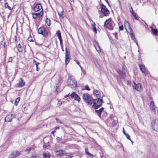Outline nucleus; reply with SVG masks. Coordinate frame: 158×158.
Returning a JSON list of instances; mask_svg holds the SVG:
<instances>
[{"mask_svg": "<svg viewBox=\"0 0 158 158\" xmlns=\"http://www.w3.org/2000/svg\"><path fill=\"white\" fill-rule=\"evenodd\" d=\"M62 104V102L60 101H58L57 102V105L58 106L61 105Z\"/></svg>", "mask_w": 158, "mask_h": 158, "instance_id": "09e8293b", "label": "nucleus"}, {"mask_svg": "<svg viewBox=\"0 0 158 158\" xmlns=\"http://www.w3.org/2000/svg\"><path fill=\"white\" fill-rule=\"evenodd\" d=\"M139 67L140 69L143 73L145 74H147L148 73L147 69H146L144 65L142 64H139Z\"/></svg>", "mask_w": 158, "mask_h": 158, "instance_id": "ddd939ff", "label": "nucleus"}, {"mask_svg": "<svg viewBox=\"0 0 158 158\" xmlns=\"http://www.w3.org/2000/svg\"><path fill=\"white\" fill-rule=\"evenodd\" d=\"M38 31L39 34H42L44 37L47 36L48 35V32L44 27H40L38 29Z\"/></svg>", "mask_w": 158, "mask_h": 158, "instance_id": "423d86ee", "label": "nucleus"}, {"mask_svg": "<svg viewBox=\"0 0 158 158\" xmlns=\"http://www.w3.org/2000/svg\"><path fill=\"white\" fill-rule=\"evenodd\" d=\"M74 99L75 100H77L78 101H79L80 100V97L78 96V95L77 94L75 95V96L74 97Z\"/></svg>", "mask_w": 158, "mask_h": 158, "instance_id": "a878e982", "label": "nucleus"}, {"mask_svg": "<svg viewBox=\"0 0 158 158\" xmlns=\"http://www.w3.org/2000/svg\"><path fill=\"white\" fill-rule=\"evenodd\" d=\"M28 40L30 41H33L32 38L31 36H30L28 37Z\"/></svg>", "mask_w": 158, "mask_h": 158, "instance_id": "79ce46f5", "label": "nucleus"}, {"mask_svg": "<svg viewBox=\"0 0 158 158\" xmlns=\"http://www.w3.org/2000/svg\"><path fill=\"white\" fill-rule=\"evenodd\" d=\"M59 129V127H56L55 128V130H56L57 129Z\"/></svg>", "mask_w": 158, "mask_h": 158, "instance_id": "5fc2aeb1", "label": "nucleus"}, {"mask_svg": "<svg viewBox=\"0 0 158 158\" xmlns=\"http://www.w3.org/2000/svg\"><path fill=\"white\" fill-rule=\"evenodd\" d=\"M71 2H72L73 0H70Z\"/></svg>", "mask_w": 158, "mask_h": 158, "instance_id": "69168bd1", "label": "nucleus"}, {"mask_svg": "<svg viewBox=\"0 0 158 158\" xmlns=\"http://www.w3.org/2000/svg\"><path fill=\"white\" fill-rule=\"evenodd\" d=\"M133 15L135 19L136 20H139V21L140 22V21L139 20V17L138 16V15H136V13L134 14Z\"/></svg>", "mask_w": 158, "mask_h": 158, "instance_id": "c85d7f7f", "label": "nucleus"}, {"mask_svg": "<svg viewBox=\"0 0 158 158\" xmlns=\"http://www.w3.org/2000/svg\"><path fill=\"white\" fill-rule=\"evenodd\" d=\"M14 39L15 42H16L17 40V38L16 36H15L14 37Z\"/></svg>", "mask_w": 158, "mask_h": 158, "instance_id": "603ef678", "label": "nucleus"}, {"mask_svg": "<svg viewBox=\"0 0 158 158\" xmlns=\"http://www.w3.org/2000/svg\"><path fill=\"white\" fill-rule=\"evenodd\" d=\"M101 13L103 14V16L100 15L99 17L100 18H102L103 16H106L109 15V11L106 8V6L103 4L101 5Z\"/></svg>", "mask_w": 158, "mask_h": 158, "instance_id": "39448f33", "label": "nucleus"}, {"mask_svg": "<svg viewBox=\"0 0 158 158\" xmlns=\"http://www.w3.org/2000/svg\"><path fill=\"white\" fill-rule=\"evenodd\" d=\"M73 157V156L72 155H69L66 156V158H72Z\"/></svg>", "mask_w": 158, "mask_h": 158, "instance_id": "37998d69", "label": "nucleus"}, {"mask_svg": "<svg viewBox=\"0 0 158 158\" xmlns=\"http://www.w3.org/2000/svg\"><path fill=\"white\" fill-rule=\"evenodd\" d=\"M20 98L19 97L17 98L14 103V104L15 106H17L18 105V103L19 101Z\"/></svg>", "mask_w": 158, "mask_h": 158, "instance_id": "bb28decb", "label": "nucleus"}, {"mask_svg": "<svg viewBox=\"0 0 158 158\" xmlns=\"http://www.w3.org/2000/svg\"><path fill=\"white\" fill-rule=\"evenodd\" d=\"M117 72L118 73L119 77L122 79H123L124 78L126 74L125 71L122 70V71L119 69L117 70Z\"/></svg>", "mask_w": 158, "mask_h": 158, "instance_id": "9b49d317", "label": "nucleus"}, {"mask_svg": "<svg viewBox=\"0 0 158 158\" xmlns=\"http://www.w3.org/2000/svg\"><path fill=\"white\" fill-rule=\"evenodd\" d=\"M32 15L33 18H34V19H36L37 18V17L36 13H32Z\"/></svg>", "mask_w": 158, "mask_h": 158, "instance_id": "e433bc0d", "label": "nucleus"}, {"mask_svg": "<svg viewBox=\"0 0 158 158\" xmlns=\"http://www.w3.org/2000/svg\"><path fill=\"white\" fill-rule=\"evenodd\" d=\"M125 135L126 136L127 138L128 139L131 140V139H130V136L128 134H126Z\"/></svg>", "mask_w": 158, "mask_h": 158, "instance_id": "ea45409f", "label": "nucleus"}, {"mask_svg": "<svg viewBox=\"0 0 158 158\" xmlns=\"http://www.w3.org/2000/svg\"><path fill=\"white\" fill-rule=\"evenodd\" d=\"M130 5L131 6V9L132 10V11H131V13H132V14L133 15L134 14H135L136 13H135L134 11H133V9H132V7L131 6V4H130Z\"/></svg>", "mask_w": 158, "mask_h": 158, "instance_id": "a19ab883", "label": "nucleus"}, {"mask_svg": "<svg viewBox=\"0 0 158 158\" xmlns=\"http://www.w3.org/2000/svg\"><path fill=\"white\" fill-rule=\"evenodd\" d=\"M96 49L97 50V51L99 53L100 52H101V50L100 49V46L98 45L97 47H96Z\"/></svg>", "mask_w": 158, "mask_h": 158, "instance_id": "72a5a7b5", "label": "nucleus"}, {"mask_svg": "<svg viewBox=\"0 0 158 158\" xmlns=\"http://www.w3.org/2000/svg\"><path fill=\"white\" fill-rule=\"evenodd\" d=\"M67 85L73 89H75L77 85V82L74 77L72 75H69L68 81Z\"/></svg>", "mask_w": 158, "mask_h": 158, "instance_id": "f257e3e1", "label": "nucleus"}, {"mask_svg": "<svg viewBox=\"0 0 158 158\" xmlns=\"http://www.w3.org/2000/svg\"><path fill=\"white\" fill-rule=\"evenodd\" d=\"M134 85H133V88L138 91H139L141 89V85L140 84H136L135 82H133Z\"/></svg>", "mask_w": 158, "mask_h": 158, "instance_id": "dca6fc26", "label": "nucleus"}, {"mask_svg": "<svg viewBox=\"0 0 158 158\" xmlns=\"http://www.w3.org/2000/svg\"><path fill=\"white\" fill-rule=\"evenodd\" d=\"M150 109L152 110V111L154 113H155V108L156 107L153 101H151L150 102Z\"/></svg>", "mask_w": 158, "mask_h": 158, "instance_id": "2eb2a0df", "label": "nucleus"}, {"mask_svg": "<svg viewBox=\"0 0 158 158\" xmlns=\"http://www.w3.org/2000/svg\"><path fill=\"white\" fill-rule=\"evenodd\" d=\"M152 31L153 34L155 35L157 34L158 32V30L156 29H154Z\"/></svg>", "mask_w": 158, "mask_h": 158, "instance_id": "7c9ffc66", "label": "nucleus"}, {"mask_svg": "<svg viewBox=\"0 0 158 158\" xmlns=\"http://www.w3.org/2000/svg\"><path fill=\"white\" fill-rule=\"evenodd\" d=\"M150 28L151 29L152 31L154 29L152 26L150 27Z\"/></svg>", "mask_w": 158, "mask_h": 158, "instance_id": "052dcab7", "label": "nucleus"}, {"mask_svg": "<svg viewBox=\"0 0 158 158\" xmlns=\"http://www.w3.org/2000/svg\"><path fill=\"white\" fill-rule=\"evenodd\" d=\"M102 102V100L100 99V98H98L96 99H93L92 100V103H94L93 106L94 109H97L101 106Z\"/></svg>", "mask_w": 158, "mask_h": 158, "instance_id": "7ed1b4c3", "label": "nucleus"}, {"mask_svg": "<svg viewBox=\"0 0 158 158\" xmlns=\"http://www.w3.org/2000/svg\"><path fill=\"white\" fill-rule=\"evenodd\" d=\"M51 20L47 18L45 20V22L48 26H50V25Z\"/></svg>", "mask_w": 158, "mask_h": 158, "instance_id": "393cba45", "label": "nucleus"}, {"mask_svg": "<svg viewBox=\"0 0 158 158\" xmlns=\"http://www.w3.org/2000/svg\"><path fill=\"white\" fill-rule=\"evenodd\" d=\"M25 84V83L23 82V80L22 78H20L18 85L19 86L22 87Z\"/></svg>", "mask_w": 158, "mask_h": 158, "instance_id": "aec40b11", "label": "nucleus"}, {"mask_svg": "<svg viewBox=\"0 0 158 158\" xmlns=\"http://www.w3.org/2000/svg\"><path fill=\"white\" fill-rule=\"evenodd\" d=\"M34 62H35V64L36 66V70L37 71H38L39 70L38 69V64H39L35 60H34Z\"/></svg>", "mask_w": 158, "mask_h": 158, "instance_id": "f704fd0d", "label": "nucleus"}, {"mask_svg": "<svg viewBox=\"0 0 158 158\" xmlns=\"http://www.w3.org/2000/svg\"><path fill=\"white\" fill-rule=\"evenodd\" d=\"M85 89L87 90H90L89 87L87 85H86L85 86Z\"/></svg>", "mask_w": 158, "mask_h": 158, "instance_id": "de8ad7c7", "label": "nucleus"}, {"mask_svg": "<svg viewBox=\"0 0 158 158\" xmlns=\"http://www.w3.org/2000/svg\"><path fill=\"white\" fill-rule=\"evenodd\" d=\"M37 14V17L39 18H40L41 16H42L43 15V9H42L41 11L40 12L38 13H36Z\"/></svg>", "mask_w": 158, "mask_h": 158, "instance_id": "5701e85b", "label": "nucleus"}, {"mask_svg": "<svg viewBox=\"0 0 158 158\" xmlns=\"http://www.w3.org/2000/svg\"><path fill=\"white\" fill-rule=\"evenodd\" d=\"M31 158H37L36 154H33L32 155Z\"/></svg>", "mask_w": 158, "mask_h": 158, "instance_id": "3c124183", "label": "nucleus"}, {"mask_svg": "<svg viewBox=\"0 0 158 158\" xmlns=\"http://www.w3.org/2000/svg\"><path fill=\"white\" fill-rule=\"evenodd\" d=\"M119 30L121 31H122L123 29V25H121L119 27Z\"/></svg>", "mask_w": 158, "mask_h": 158, "instance_id": "8fccbe9b", "label": "nucleus"}, {"mask_svg": "<svg viewBox=\"0 0 158 158\" xmlns=\"http://www.w3.org/2000/svg\"><path fill=\"white\" fill-rule=\"evenodd\" d=\"M117 123V121H116V120L115 121V120H114L113 121V122L112 123L113 125L114 126H115V125H116Z\"/></svg>", "mask_w": 158, "mask_h": 158, "instance_id": "49530a36", "label": "nucleus"}, {"mask_svg": "<svg viewBox=\"0 0 158 158\" xmlns=\"http://www.w3.org/2000/svg\"><path fill=\"white\" fill-rule=\"evenodd\" d=\"M75 95V93L74 92H73L70 95V96L71 98H73L74 97Z\"/></svg>", "mask_w": 158, "mask_h": 158, "instance_id": "c03bdc74", "label": "nucleus"}, {"mask_svg": "<svg viewBox=\"0 0 158 158\" xmlns=\"http://www.w3.org/2000/svg\"><path fill=\"white\" fill-rule=\"evenodd\" d=\"M106 2L108 3V5L110 6V4L109 2H108V0H105Z\"/></svg>", "mask_w": 158, "mask_h": 158, "instance_id": "13d9d810", "label": "nucleus"}, {"mask_svg": "<svg viewBox=\"0 0 158 158\" xmlns=\"http://www.w3.org/2000/svg\"><path fill=\"white\" fill-rule=\"evenodd\" d=\"M92 26L93 28L94 31H95V33H97V30L96 28L95 27V24L92 25Z\"/></svg>", "mask_w": 158, "mask_h": 158, "instance_id": "c9c22d12", "label": "nucleus"}, {"mask_svg": "<svg viewBox=\"0 0 158 158\" xmlns=\"http://www.w3.org/2000/svg\"><path fill=\"white\" fill-rule=\"evenodd\" d=\"M130 140L131 141V142L132 143H133V141L132 140Z\"/></svg>", "mask_w": 158, "mask_h": 158, "instance_id": "0e129e2a", "label": "nucleus"}, {"mask_svg": "<svg viewBox=\"0 0 158 158\" xmlns=\"http://www.w3.org/2000/svg\"><path fill=\"white\" fill-rule=\"evenodd\" d=\"M65 64L66 65L69 63L70 60V53L68 52L67 50V48H65Z\"/></svg>", "mask_w": 158, "mask_h": 158, "instance_id": "0eeeda50", "label": "nucleus"}, {"mask_svg": "<svg viewBox=\"0 0 158 158\" xmlns=\"http://www.w3.org/2000/svg\"><path fill=\"white\" fill-rule=\"evenodd\" d=\"M55 132V131L52 132L51 134L54 136V134Z\"/></svg>", "mask_w": 158, "mask_h": 158, "instance_id": "6e6d98bb", "label": "nucleus"}, {"mask_svg": "<svg viewBox=\"0 0 158 158\" xmlns=\"http://www.w3.org/2000/svg\"><path fill=\"white\" fill-rule=\"evenodd\" d=\"M126 23H127V25H128V28L130 30V31L131 32L132 31V29H131V26L130 25V24H129V23L128 22L126 21L125 23V24H126Z\"/></svg>", "mask_w": 158, "mask_h": 158, "instance_id": "473e14b6", "label": "nucleus"}, {"mask_svg": "<svg viewBox=\"0 0 158 158\" xmlns=\"http://www.w3.org/2000/svg\"><path fill=\"white\" fill-rule=\"evenodd\" d=\"M152 128L158 132V118L154 121V122L152 123Z\"/></svg>", "mask_w": 158, "mask_h": 158, "instance_id": "1a4fd4ad", "label": "nucleus"}, {"mask_svg": "<svg viewBox=\"0 0 158 158\" xmlns=\"http://www.w3.org/2000/svg\"><path fill=\"white\" fill-rule=\"evenodd\" d=\"M104 26L107 28L112 30L114 26V23L110 18L106 21L104 23Z\"/></svg>", "mask_w": 158, "mask_h": 158, "instance_id": "f03ea898", "label": "nucleus"}, {"mask_svg": "<svg viewBox=\"0 0 158 158\" xmlns=\"http://www.w3.org/2000/svg\"><path fill=\"white\" fill-rule=\"evenodd\" d=\"M63 10H62V11H60V12H58V15H59V16L60 17V18L61 19H63L64 18V15L63 14Z\"/></svg>", "mask_w": 158, "mask_h": 158, "instance_id": "b1692460", "label": "nucleus"}, {"mask_svg": "<svg viewBox=\"0 0 158 158\" xmlns=\"http://www.w3.org/2000/svg\"><path fill=\"white\" fill-rule=\"evenodd\" d=\"M123 132L124 133V134L125 135H126V134H127V133H126V132H125V131L124 130V128H123Z\"/></svg>", "mask_w": 158, "mask_h": 158, "instance_id": "4d7b16f0", "label": "nucleus"}, {"mask_svg": "<svg viewBox=\"0 0 158 158\" xmlns=\"http://www.w3.org/2000/svg\"><path fill=\"white\" fill-rule=\"evenodd\" d=\"M17 49L19 52H22L23 51V47L20 44H19L17 46Z\"/></svg>", "mask_w": 158, "mask_h": 158, "instance_id": "4be33fe9", "label": "nucleus"}, {"mask_svg": "<svg viewBox=\"0 0 158 158\" xmlns=\"http://www.w3.org/2000/svg\"><path fill=\"white\" fill-rule=\"evenodd\" d=\"M43 158H50V156L49 153L44 152L43 153Z\"/></svg>", "mask_w": 158, "mask_h": 158, "instance_id": "412c9836", "label": "nucleus"}, {"mask_svg": "<svg viewBox=\"0 0 158 158\" xmlns=\"http://www.w3.org/2000/svg\"><path fill=\"white\" fill-rule=\"evenodd\" d=\"M42 9V6L39 3L35 5L33 10L34 11L37 12Z\"/></svg>", "mask_w": 158, "mask_h": 158, "instance_id": "4468645a", "label": "nucleus"}, {"mask_svg": "<svg viewBox=\"0 0 158 158\" xmlns=\"http://www.w3.org/2000/svg\"><path fill=\"white\" fill-rule=\"evenodd\" d=\"M15 115L14 114L8 115L5 118V121L6 122H9L12 121L13 118H15Z\"/></svg>", "mask_w": 158, "mask_h": 158, "instance_id": "9d476101", "label": "nucleus"}, {"mask_svg": "<svg viewBox=\"0 0 158 158\" xmlns=\"http://www.w3.org/2000/svg\"><path fill=\"white\" fill-rule=\"evenodd\" d=\"M5 8H7L9 10H11V8L9 6V5H8L7 3H5Z\"/></svg>", "mask_w": 158, "mask_h": 158, "instance_id": "c756f323", "label": "nucleus"}, {"mask_svg": "<svg viewBox=\"0 0 158 158\" xmlns=\"http://www.w3.org/2000/svg\"><path fill=\"white\" fill-rule=\"evenodd\" d=\"M12 57H9L8 60V62H12Z\"/></svg>", "mask_w": 158, "mask_h": 158, "instance_id": "58836bf2", "label": "nucleus"}, {"mask_svg": "<svg viewBox=\"0 0 158 158\" xmlns=\"http://www.w3.org/2000/svg\"><path fill=\"white\" fill-rule=\"evenodd\" d=\"M82 98L84 101L88 104L91 105L92 104V100L93 99L89 94L85 93L83 94Z\"/></svg>", "mask_w": 158, "mask_h": 158, "instance_id": "20e7f679", "label": "nucleus"}, {"mask_svg": "<svg viewBox=\"0 0 158 158\" xmlns=\"http://www.w3.org/2000/svg\"><path fill=\"white\" fill-rule=\"evenodd\" d=\"M113 34L114 35L116 38V39H118L117 33L116 32H115V33H114Z\"/></svg>", "mask_w": 158, "mask_h": 158, "instance_id": "a18cd8bd", "label": "nucleus"}, {"mask_svg": "<svg viewBox=\"0 0 158 158\" xmlns=\"http://www.w3.org/2000/svg\"><path fill=\"white\" fill-rule=\"evenodd\" d=\"M56 34H57V36L58 37V38L60 40V44H61V43L62 41V39L61 37V33L60 31L58 30L56 32Z\"/></svg>", "mask_w": 158, "mask_h": 158, "instance_id": "6ab92c4d", "label": "nucleus"}, {"mask_svg": "<svg viewBox=\"0 0 158 158\" xmlns=\"http://www.w3.org/2000/svg\"><path fill=\"white\" fill-rule=\"evenodd\" d=\"M80 68H81V70H82V68L81 67V65H79Z\"/></svg>", "mask_w": 158, "mask_h": 158, "instance_id": "680f3d73", "label": "nucleus"}, {"mask_svg": "<svg viewBox=\"0 0 158 158\" xmlns=\"http://www.w3.org/2000/svg\"><path fill=\"white\" fill-rule=\"evenodd\" d=\"M20 154V152L18 151L13 152L10 154L8 156V158H15L18 157Z\"/></svg>", "mask_w": 158, "mask_h": 158, "instance_id": "6e6552de", "label": "nucleus"}, {"mask_svg": "<svg viewBox=\"0 0 158 158\" xmlns=\"http://www.w3.org/2000/svg\"><path fill=\"white\" fill-rule=\"evenodd\" d=\"M32 148H31L28 147L25 149V151L26 152H27V153H29L32 150Z\"/></svg>", "mask_w": 158, "mask_h": 158, "instance_id": "cd10ccee", "label": "nucleus"}, {"mask_svg": "<svg viewBox=\"0 0 158 158\" xmlns=\"http://www.w3.org/2000/svg\"><path fill=\"white\" fill-rule=\"evenodd\" d=\"M144 23H145V24H146V23L145 22H144Z\"/></svg>", "mask_w": 158, "mask_h": 158, "instance_id": "338daca9", "label": "nucleus"}, {"mask_svg": "<svg viewBox=\"0 0 158 158\" xmlns=\"http://www.w3.org/2000/svg\"><path fill=\"white\" fill-rule=\"evenodd\" d=\"M62 138H60L59 137H58L56 138V141L58 142H60L61 141V140H62Z\"/></svg>", "mask_w": 158, "mask_h": 158, "instance_id": "4c0bfd02", "label": "nucleus"}, {"mask_svg": "<svg viewBox=\"0 0 158 158\" xmlns=\"http://www.w3.org/2000/svg\"><path fill=\"white\" fill-rule=\"evenodd\" d=\"M88 150L86 148L85 149V152L86 153L89 155V156H93V155L91 154V153H89V152H88Z\"/></svg>", "mask_w": 158, "mask_h": 158, "instance_id": "2f4dec72", "label": "nucleus"}, {"mask_svg": "<svg viewBox=\"0 0 158 158\" xmlns=\"http://www.w3.org/2000/svg\"><path fill=\"white\" fill-rule=\"evenodd\" d=\"M93 94L95 96L99 98L101 97V94L99 91L98 90H94L93 91Z\"/></svg>", "mask_w": 158, "mask_h": 158, "instance_id": "f3484780", "label": "nucleus"}, {"mask_svg": "<svg viewBox=\"0 0 158 158\" xmlns=\"http://www.w3.org/2000/svg\"><path fill=\"white\" fill-rule=\"evenodd\" d=\"M55 153L56 156H62L63 155L65 154L66 152L64 150H59L56 151Z\"/></svg>", "mask_w": 158, "mask_h": 158, "instance_id": "f8f14e48", "label": "nucleus"}, {"mask_svg": "<svg viewBox=\"0 0 158 158\" xmlns=\"http://www.w3.org/2000/svg\"><path fill=\"white\" fill-rule=\"evenodd\" d=\"M69 94H68L64 96V97L66 98H67V97H68L69 96Z\"/></svg>", "mask_w": 158, "mask_h": 158, "instance_id": "bf43d9fd", "label": "nucleus"}, {"mask_svg": "<svg viewBox=\"0 0 158 158\" xmlns=\"http://www.w3.org/2000/svg\"><path fill=\"white\" fill-rule=\"evenodd\" d=\"M104 108L103 107L101 108L98 110H95V112L98 114L100 118H101V114Z\"/></svg>", "mask_w": 158, "mask_h": 158, "instance_id": "a211bd4d", "label": "nucleus"}, {"mask_svg": "<svg viewBox=\"0 0 158 158\" xmlns=\"http://www.w3.org/2000/svg\"><path fill=\"white\" fill-rule=\"evenodd\" d=\"M76 63H77V64L79 65L80 63L77 60H76Z\"/></svg>", "mask_w": 158, "mask_h": 158, "instance_id": "864d4df0", "label": "nucleus"}, {"mask_svg": "<svg viewBox=\"0 0 158 158\" xmlns=\"http://www.w3.org/2000/svg\"><path fill=\"white\" fill-rule=\"evenodd\" d=\"M56 120L57 121L58 118H56Z\"/></svg>", "mask_w": 158, "mask_h": 158, "instance_id": "e2e57ef3", "label": "nucleus"}]
</instances>
